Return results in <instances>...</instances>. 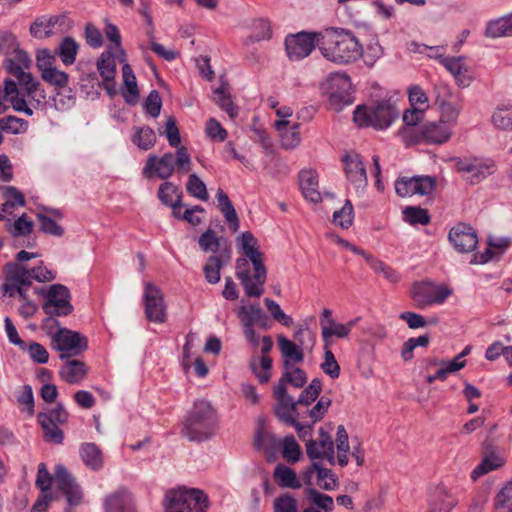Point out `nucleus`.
Listing matches in <instances>:
<instances>
[{"instance_id":"1","label":"nucleus","mask_w":512,"mask_h":512,"mask_svg":"<svg viewBox=\"0 0 512 512\" xmlns=\"http://www.w3.org/2000/svg\"><path fill=\"white\" fill-rule=\"evenodd\" d=\"M318 49L324 58L336 64L353 63L363 55L357 37L343 28H329L322 32Z\"/></svg>"},{"instance_id":"2","label":"nucleus","mask_w":512,"mask_h":512,"mask_svg":"<svg viewBox=\"0 0 512 512\" xmlns=\"http://www.w3.org/2000/svg\"><path fill=\"white\" fill-rule=\"evenodd\" d=\"M217 427L218 417L211 404L205 400H197L186 414L180 434L190 442H202L210 439Z\"/></svg>"},{"instance_id":"3","label":"nucleus","mask_w":512,"mask_h":512,"mask_svg":"<svg viewBox=\"0 0 512 512\" xmlns=\"http://www.w3.org/2000/svg\"><path fill=\"white\" fill-rule=\"evenodd\" d=\"M55 480L57 488L65 496L69 506H78L83 499V492L76 479L68 472L64 465L58 464L52 476L45 463L38 465L36 486L41 490V493H50L51 485Z\"/></svg>"},{"instance_id":"4","label":"nucleus","mask_w":512,"mask_h":512,"mask_svg":"<svg viewBox=\"0 0 512 512\" xmlns=\"http://www.w3.org/2000/svg\"><path fill=\"white\" fill-rule=\"evenodd\" d=\"M192 165L190 154L185 146H180L175 153H165L161 157L150 154L145 162L142 174L145 178L158 177L162 180L169 179L177 169L178 172L187 173Z\"/></svg>"},{"instance_id":"5","label":"nucleus","mask_w":512,"mask_h":512,"mask_svg":"<svg viewBox=\"0 0 512 512\" xmlns=\"http://www.w3.org/2000/svg\"><path fill=\"white\" fill-rule=\"evenodd\" d=\"M399 110L390 99L378 100L370 106L359 105L353 115L354 122L360 127L387 129L398 117Z\"/></svg>"},{"instance_id":"6","label":"nucleus","mask_w":512,"mask_h":512,"mask_svg":"<svg viewBox=\"0 0 512 512\" xmlns=\"http://www.w3.org/2000/svg\"><path fill=\"white\" fill-rule=\"evenodd\" d=\"M247 258L251 261L254 268V275L251 277L250 270L247 268L248 262L244 258L236 261V277L239 279L245 294L248 297H260L264 293V284L267 278V270L262 260V253L258 250L250 253Z\"/></svg>"},{"instance_id":"7","label":"nucleus","mask_w":512,"mask_h":512,"mask_svg":"<svg viewBox=\"0 0 512 512\" xmlns=\"http://www.w3.org/2000/svg\"><path fill=\"white\" fill-rule=\"evenodd\" d=\"M208 497L199 489L178 488L166 492L165 512H206Z\"/></svg>"},{"instance_id":"8","label":"nucleus","mask_w":512,"mask_h":512,"mask_svg":"<svg viewBox=\"0 0 512 512\" xmlns=\"http://www.w3.org/2000/svg\"><path fill=\"white\" fill-rule=\"evenodd\" d=\"M455 169L462 174L470 185H476L495 172V162L491 159L476 157H455L452 159Z\"/></svg>"},{"instance_id":"9","label":"nucleus","mask_w":512,"mask_h":512,"mask_svg":"<svg viewBox=\"0 0 512 512\" xmlns=\"http://www.w3.org/2000/svg\"><path fill=\"white\" fill-rule=\"evenodd\" d=\"M35 293L45 298L42 304V310L45 314L68 316L73 312L74 308L70 302L71 294L65 285L53 284L48 290L35 289Z\"/></svg>"},{"instance_id":"10","label":"nucleus","mask_w":512,"mask_h":512,"mask_svg":"<svg viewBox=\"0 0 512 512\" xmlns=\"http://www.w3.org/2000/svg\"><path fill=\"white\" fill-rule=\"evenodd\" d=\"M283 366L284 372L274 386L273 395L276 403L283 406H292V396L287 393V384L294 388H302L307 383V374L303 369L294 366L289 360H284Z\"/></svg>"},{"instance_id":"11","label":"nucleus","mask_w":512,"mask_h":512,"mask_svg":"<svg viewBox=\"0 0 512 512\" xmlns=\"http://www.w3.org/2000/svg\"><path fill=\"white\" fill-rule=\"evenodd\" d=\"M69 413L62 403H58L47 412H40L37 415L38 422L44 432V440L55 444H61L64 439L63 431L59 425L67 423Z\"/></svg>"},{"instance_id":"12","label":"nucleus","mask_w":512,"mask_h":512,"mask_svg":"<svg viewBox=\"0 0 512 512\" xmlns=\"http://www.w3.org/2000/svg\"><path fill=\"white\" fill-rule=\"evenodd\" d=\"M322 32L300 31L285 38V51L290 61H300L308 57L320 43Z\"/></svg>"},{"instance_id":"13","label":"nucleus","mask_w":512,"mask_h":512,"mask_svg":"<svg viewBox=\"0 0 512 512\" xmlns=\"http://www.w3.org/2000/svg\"><path fill=\"white\" fill-rule=\"evenodd\" d=\"M53 349L60 351L61 360L77 356L88 348V340L79 332L60 328L53 335L51 342Z\"/></svg>"},{"instance_id":"14","label":"nucleus","mask_w":512,"mask_h":512,"mask_svg":"<svg viewBox=\"0 0 512 512\" xmlns=\"http://www.w3.org/2000/svg\"><path fill=\"white\" fill-rule=\"evenodd\" d=\"M452 294L446 286H435L431 282H415L411 288V297L419 309L433 304H443Z\"/></svg>"},{"instance_id":"15","label":"nucleus","mask_w":512,"mask_h":512,"mask_svg":"<svg viewBox=\"0 0 512 512\" xmlns=\"http://www.w3.org/2000/svg\"><path fill=\"white\" fill-rule=\"evenodd\" d=\"M330 104L335 110L352 104V84L350 77L345 73H331L326 80Z\"/></svg>"},{"instance_id":"16","label":"nucleus","mask_w":512,"mask_h":512,"mask_svg":"<svg viewBox=\"0 0 512 512\" xmlns=\"http://www.w3.org/2000/svg\"><path fill=\"white\" fill-rule=\"evenodd\" d=\"M145 316L150 322L162 324L167 320V308L159 287L147 282L144 285Z\"/></svg>"},{"instance_id":"17","label":"nucleus","mask_w":512,"mask_h":512,"mask_svg":"<svg viewBox=\"0 0 512 512\" xmlns=\"http://www.w3.org/2000/svg\"><path fill=\"white\" fill-rule=\"evenodd\" d=\"M341 161L344 164L347 179L355 186L356 190L364 189L368 180L362 156L356 152H349L343 155Z\"/></svg>"},{"instance_id":"18","label":"nucleus","mask_w":512,"mask_h":512,"mask_svg":"<svg viewBox=\"0 0 512 512\" xmlns=\"http://www.w3.org/2000/svg\"><path fill=\"white\" fill-rule=\"evenodd\" d=\"M448 239L456 251L468 253L477 247L478 237L473 227L465 223H458L452 227Z\"/></svg>"},{"instance_id":"19","label":"nucleus","mask_w":512,"mask_h":512,"mask_svg":"<svg viewBox=\"0 0 512 512\" xmlns=\"http://www.w3.org/2000/svg\"><path fill=\"white\" fill-rule=\"evenodd\" d=\"M6 281L2 284L1 290L9 297L18 295L22 285H29L27 272L22 267V264L16 262H8L5 264Z\"/></svg>"},{"instance_id":"20","label":"nucleus","mask_w":512,"mask_h":512,"mask_svg":"<svg viewBox=\"0 0 512 512\" xmlns=\"http://www.w3.org/2000/svg\"><path fill=\"white\" fill-rule=\"evenodd\" d=\"M322 391V381L319 378H314L308 387H306L297 400L292 397V406H283L282 404L276 403L274 413H292L297 414L296 409L298 405L308 406L312 404L320 395Z\"/></svg>"},{"instance_id":"21","label":"nucleus","mask_w":512,"mask_h":512,"mask_svg":"<svg viewBox=\"0 0 512 512\" xmlns=\"http://www.w3.org/2000/svg\"><path fill=\"white\" fill-rule=\"evenodd\" d=\"M104 509L106 512H136L132 495L124 489L107 495Z\"/></svg>"},{"instance_id":"22","label":"nucleus","mask_w":512,"mask_h":512,"mask_svg":"<svg viewBox=\"0 0 512 512\" xmlns=\"http://www.w3.org/2000/svg\"><path fill=\"white\" fill-rule=\"evenodd\" d=\"M3 97L11 102L15 111L23 112L28 116L33 115V110L27 105L24 93H21V89L18 88V83L14 80L5 79Z\"/></svg>"},{"instance_id":"23","label":"nucleus","mask_w":512,"mask_h":512,"mask_svg":"<svg viewBox=\"0 0 512 512\" xmlns=\"http://www.w3.org/2000/svg\"><path fill=\"white\" fill-rule=\"evenodd\" d=\"M65 364L60 368L59 375L68 384L80 383L87 375V367L83 361L64 359Z\"/></svg>"},{"instance_id":"24","label":"nucleus","mask_w":512,"mask_h":512,"mask_svg":"<svg viewBox=\"0 0 512 512\" xmlns=\"http://www.w3.org/2000/svg\"><path fill=\"white\" fill-rule=\"evenodd\" d=\"M80 456L83 463L93 471H98L103 467V454L95 443H83L80 446Z\"/></svg>"},{"instance_id":"25","label":"nucleus","mask_w":512,"mask_h":512,"mask_svg":"<svg viewBox=\"0 0 512 512\" xmlns=\"http://www.w3.org/2000/svg\"><path fill=\"white\" fill-rule=\"evenodd\" d=\"M288 120H277L274 123L276 130L280 133L281 144L285 149H293L300 143L299 125L294 124L288 128Z\"/></svg>"},{"instance_id":"26","label":"nucleus","mask_w":512,"mask_h":512,"mask_svg":"<svg viewBox=\"0 0 512 512\" xmlns=\"http://www.w3.org/2000/svg\"><path fill=\"white\" fill-rule=\"evenodd\" d=\"M273 478L281 488L300 489L302 487L296 472L284 464H278L275 467Z\"/></svg>"},{"instance_id":"27","label":"nucleus","mask_w":512,"mask_h":512,"mask_svg":"<svg viewBox=\"0 0 512 512\" xmlns=\"http://www.w3.org/2000/svg\"><path fill=\"white\" fill-rule=\"evenodd\" d=\"M67 20L66 16H52L48 20H36L30 26V33L33 37L44 39L51 37L55 32L56 24L63 25Z\"/></svg>"},{"instance_id":"28","label":"nucleus","mask_w":512,"mask_h":512,"mask_svg":"<svg viewBox=\"0 0 512 512\" xmlns=\"http://www.w3.org/2000/svg\"><path fill=\"white\" fill-rule=\"evenodd\" d=\"M216 198L218 207L228 222L230 229L236 232L239 229L240 222L231 200L221 188L218 189Z\"/></svg>"},{"instance_id":"29","label":"nucleus","mask_w":512,"mask_h":512,"mask_svg":"<svg viewBox=\"0 0 512 512\" xmlns=\"http://www.w3.org/2000/svg\"><path fill=\"white\" fill-rule=\"evenodd\" d=\"M456 503V498L444 485L436 486L429 500V505L437 506L443 512H451Z\"/></svg>"},{"instance_id":"30","label":"nucleus","mask_w":512,"mask_h":512,"mask_svg":"<svg viewBox=\"0 0 512 512\" xmlns=\"http://www.w3.org/2000/svg\"><path fill=\"white\" fill-rule=\"evenodd\" d=\"M422 135L428 142L442 144L450 138L451 131L441 121L431 122L422 127Z\"/></svg>"},{"instance_id":"31","label":"nucleus","mask_w":512,"mask_h":512,"mask_svg":"<svg viewBox=\"0 0 512 512\" xmlns=\"http://www.w3.org/2000/svg\"><path fill=\"white\" fill-rule=\"evenodd\" d=\"M300 188L306 199L313 203H318L321 200V195L318 191V181L310 171H302L299 174Z\"/></svg>"},{"instance_id":"32","label":"nucleus","mask_w":512,"mask_h":512,"mask_svg":"<svg viewBox=\"0 0 512 512\" xmlns=\"http://www.w3.org/2000/svg\"><path fill=\"white\" fill-rule=\"evenodd\" d=\"M485 36L491 38L512 36V15L490 21L486 26Z\"/></svg>"},{"instance_id":"33","label":"nucleus","mask_w":512,"mask_h":512,"mask_svg":"<svg viewBox=\"0 0 512 512\" xmlns=\"http://www.w3.org/2000/svg\"><path fill=\"white\" fill-rule=\"evenodd\" d=\"M79 50V44L70 36L65 37L56 48L55 53L59 56L64 65H72Z\"/></svg>"},{"instance_id":"34","label":"nucleus","mask_w":512,"mask_h":512,"mask_svg":"<svg viewBox=\"0 0 512 512\" xmlns=\"http://www.w3.org/2000/svg\"><path fill=\"white\" fill-rule=\"evenodd\" d=\"M312 469H318L316 484L319 488L326 491L338 488V478L331 469L323 467L319 462H312Z\"/></svg>"},{"instance_id":"35","label":"nucleus","mask_w":512,"mask_h":512,"mask_svg":"<svg viewBox=\"0 0 512 512\" xmlns=\"http://www.w3.org/2000/svg\"><path fill=\"white\" fill-rule=\"evenodd\" d=\"M276 417L283 422L284 424L288 426H292L296 429L297 434L300 439L306 440L307 438L311 439L312 432H313V425L311 424H302L297 420L298 414H292V413H275Z\"/></svg>"},{"instance_id":"36","label":"nucleus","mask_w":512,"mask_h":512,"mask_svg":"<svg viewBox=\"0 0 512 512\" xmlns=\"http://www.w3.org/2000/svg\"><path fill=\"white\" fill-rule=\"evenodd\" d=\"M132 141L141 150L147 151L156 143V134L149 126L138 127L134 129Z\"/></svg>"},{"instance_id":"37","label":"nucleus","mask_w":512,"mask_h":512,"mask_svg":"<svg viewBox=\"0 0 512 512\" xmlns=\"http://www.w3.org/2000/svg\"><path fill=\"white\" fill-rule=\"evenodd\" d=\"M278 346L285 360H289L290 362L303 361L304 353L302 349L296 343L287 339L285 336L280 335L278 337Z\"/></svg>"},{"instance_id":"38","label":"nucleus","mask_w":512,"mask_h":512,"mask_svg":"<svg viewBox=\"0 0 512 512\" xmlns=\"http://www.w3.org/2000/svg\"><path fill=\"white\" fill-rule=\"evenodd\" d=\"M403 220L411 225H427L431 221L428 211L419 206H407L404 208Z\"/></svg>"},{"instance_id":"39","label":"nucleus","mask_w":512,"mask_h":512,"mask_svg":"<svg viewBox=\"0 0 512 512\" xmlns=\"http://www.w3.org/2000/svg\"><path fill=\"white\" fill-rule=\"evenodd\" d=\"M225 266V261L217 255L208 257L206 264L203 267L205 279L210 284H216L220 281L221 268Z\"/></svg>"},{"instance_id":"40","label":"nucleus","mask_w":512,"mask_h":512,"mask_svg":"<svg viewBox=\"0 0 512 512\" xmlns=\"http://www.w3.org/2000/svg\"><path fill=\"white\" fill-rule=\"evenodd\" d=\"M495 512H512V481L507 482L494 498Z\"/></svg>"},{"instance_id":"41","label":"nucleus","mask_w":512,"mask_h":512,"mask_svg":"<svg viewBox=\"0 0 512 512\" xmlns=\"http://www.w3.org/2000/svg\"><path fill=\"white\" fill-rule=\"evenodd\" d=\"M186 191L189 195L202 201L209 198L206 184L200 179L196 173L189 175L186 183Z\"/></svg>"},{"instance_id":"42","label":"nucleus","mask_w":512,"mask_h":512,"mask_svg":"<svg viewBox=\"0 0 512 512\" xmlns=\"http://www.w3.org/2000/svg\"><path fill=\"white\" fill-rule=\"evenodd\" d=\"M305 495L309 501L325 512H331L334 508L333 498L319 492L313 487H306Z\"/></svg>"},{"instance_id":"43","label":"nucleus","mask_w":512,"mask_h":512,"mask_svg":"<svg viewBox=\"0 0 512 512\" xmlns=\"http://www.w3.org/2000/svg\"><path fill=\"white\" fill-rule=\"evenodd\" d=\"M221 242L222 238L217 237L211 228L202 233L198 239L199 247L203 252H213L214 254L220 250Z\"/></svg>"},{"instance_id":"44","label":"nucleus","mask_w":512,"mask_h":512,"mask_svg":"<svg viewBox=\"0 0 512 512\" xmlns=\"http://www.w3.org/2000/svg\"><path fill=\"white\" fill-rule=\"evenodd\" d=\"M354 219V209L350 200H346L343 207L333 213V223L343 229H348Z\"/></svg>"},{"instance_id":"45","label":"nucleus","mask_w":512,"mask_h":512,"mask_svg":"<svg viewBox=\"0 0 512 512\" xmlns=\"http://www.w3.org/2000/svg\"><path fill=\"white\" fill-rule=\"evenodd\" d=\"M97 69L103 80H114L116 64L111 53H102L97 61Z\"/></svg>"},{"instance_id":"46","label":"nucleus","mask_w":512,"mask_h":512,"mask_svg":"<svg viewBox=\"0 0 512 512\" xmlns=\"http://www.w3.org/2000/svg\"><path fill=\"white\" fill-rule=\"evenodd\" d=\"M214 101L218 104V106L224 110L230 118H234L238 114V109L234 105L231 97L224 90V87H218L214 90Z\"/></svg>"},{"instance_id":"47","label":"nucleus","mask_w":512,"mask_h":512,"mask_svg":"<svg viewBox=\"0 0 512 512\" xmlns=\"http://www.w3.org/2000/svg\"><path fill=\"white\" fill-rule=\"evenodd\" d=\"M367 263L374 270L375 273L383 274L384 278L390 283H397L400 280V275L392 267L386 265L381 260L373 257H367Z\"/></svg>"},{"instance_id":"48","label":"nucleus","mask_w":512,"mask_h":512,"mask_svg":"<svg viewBox=\"0 0 512 512\" xmlns=\"http://www.w3.org/2000/svg\"><path fill=\"white\" fill-rule=\"evenodd\" d=\"M358 319H354L349 321L347 324L342 323H332L330 327H324L323 331H321L322 337H337V338H346L352 328L356 325Z\"/></svg>"},{"instance_id":"49","label":"nucleus","mask_w":512,"mask_h":512,"mask_svg":"<svg viewBox=\"0 0 512 512\" xmlns=\"http://www.w3.org/2000/svg\"><path fill=\"white\" fill-rule=\"evenodd\" d=\"M282 456L289 463H295L299 460L301 455V448L296 442L293 435L286 436L283 441Z\"/></svg>"},{"instance_id":"50","label":"nucleus","mask_w":512,"mask_h":512,"mask_svg":"<svg viewBox=\"0 0 512 512\" xmlns=\"http://www.w3.org/2000/svg\"><path fill=\"white\" fill-rule=\"evenodd\" d=\"M24 270L27 272V280L29 285H32V280H36L38 282H47L55 279V273L43 265H39L29 269L26 265H22Z\"/></svg>"},{"instance_id":"51","label":"nucleus","mask_w":512,"mask_h":512,"mask_svg":"<svg viewBox=\"0 0 512 512\" xmlns=\"http://www.w3.org/2000/svg\"><path fill=\"white\" fill-rule=\"evenodd\" d=\"M264 304L274 320H276L285 327H290L293 324L292 317L285 314L281 309L280 305L276 301L270 298H265Z\"/></svg>"},{"instance_id":"52","label":"nucleus","mask_w":512,"mask_h":512,"mask_svg":"<svg viewBox=\"0 0 512 512\" xmlns=\"http://www.w3.org/2000/svg\"><path fill=\"white\" fill-rule=\"evenodd\" d=\"M254 445L257 449L265 447L268 450H276L280 446V440L272 433L259 429L255 435Z\"/></svg>"},{"instance_id":"53","label":"nucleus","mask_w":512,"mask_h":512,"mask_svg":"<svg viewBox=\"0 0 512 512\" xmlns=\"http://www.w3.org/2000/svg\"><path fill=\"white\" fill-rule=\"evenodd\" d=\"M41 76L44 81L58 88H65L68 84V74L56 67L44 70Z\"/></svg>"},{"instance_id":"54","label":"nucleus","mask_w":512,"mask_h":512,"mask_svg":"<svg viewBox=\"0 0 512 512\" xmlns=\"http://www.w3.org/2000/svg\"><path fill=\"white\" fill-rule=\"evenodd\" d=\"M27 121L16 116H6L0 119V128L4 132L19 134L27 128Z\"/></svg>"},{"instance_id":"55","label":"nucleus","mask_w":512,"mask_h":512,"mask_svg":"<svg viewBox=\"0 0 512 512\" xmlns=\"http://www.w3.org/2000/svg\"><path fill=\"white\" fill-rule=\"evenodd\" d=\"M273 512H299L297 500L290 493H284L275 498Z\"/></svg>"},{"instance_id":"56","label":"nucleus","mask_w":512,"mask_h":512,"mask_svg":"<svg viewBox=\"0 0 512 512\" xmlns=\"http://www.w3.org/2000/svg\"><path fill=\"white\" fill-rule=\"evenodd\" d=\"M33 226V221L29 220L26 214H22L8 230L13 237H25L31 234Z\"/></svg>"},{"instance_id":"57","label":"nucleus","mask_w":512,"mask_h":512,"mask_svg":"<svg viewBox=\"0 0 512 512\" xmlns=\"http://www.w3.org/2000/svg\"><path fill=\"white\" fill-rule=\"evenodd\" d=\"M37 219L42 232L56 237H61L64 234V229L51 217L43 213H38Z\"/></svg>"},{"instance_id":"58","label":"nucleus","mask_w":512,"mask_h":512,"mask_svg":"<svg viewBox=\"0 0 512 512\" xmlns=\"http://www.w3.org/2000/svg\"><path fill=\"white\" fill-rule=\"evenodd\" d=\"M31 65V59L25 51L16 49L11 58L6 60L5 68L7 72L14 70L15 67H19L20 70L28 69Z\"/></svg>"},{"instance_id":"59","label":"nucleus","mask_w":512,"mask_h":512,"mask_svg":"<svg viewBox=\"0 0 512 512\" xmlns=\"http://www.w3.org/2000/svg\"><path fill=\"white\" fill-rule=\"evenodd\" d=\"M494 126L502 130H512V109L498 108L492 115Z\"/></svg>"},{"instance_id":"60","label":"nucleus","mask_w":512,"mask_h":512,"mask_svg":"<svg viewBox=\"0 0 512 512\" xmlns=\"http://www.w3.org/2000/svg\"><path fill=\"white\" fill-rule=\"evenodd\" d=\"M320 367L332 379H337L340 375V366L331 350L324 352V359Z\"/></svg>"},{"instance_id":"61","label":"nucleus","mask_w":512,"mask_h":512,"mask_svg":"<svg viewBox=\"0 0 512 512\" xmlns=\"http://www.w3.org/2000/svg\"><path fill=\"white\" fill-rule=\"evenodd\" d=\"M436 184V177L416 176V186H414V192L415 194H419L421 196H428L434 192Z\"/></svg>"},{"instance_id":"62","label":"nucleus","mask_w":512,"mask_h":512,"mask_svg":"<svg viewBox=\"0 0 512 512\" xmlns=\"http://www.w3.org/2000/svg\"><path fill=\"white\" fill-rule=\"evenodd\" d=\"M161 108L162 99L159 92L157 90H151L144 103L146 113L151 117L156 118L159 116Z\"/></svg>"},{"instance_id":"63","label":"nucleus","mask_w":512,"mask_h":512,"mask_svg":"<svg viewBox=\"0 0 512 512\" xmlns=\"http://www.w3.org/2000/svg\"><path fill=\"white\" fill-rule=\"evenodd\" d=\"M437 102L439 103L440 112H441V118L440 121L443 123H455L458 115H459V108L448 101L437 99Z\"/></svg>"},{"instance_id":"64","label":"nucleus","mask_w":512,"mask_h":512,"mask_svg":"<svg viewBox=\"0 0 512 512\" xmlns=\"http://www.w3.org/2000/svg\"><path fill=\"white\" fill-rule=\"evenodd\" d=\"M332 404V400L327 396H322L317 401V403L308 411V414L310 418L312 419L313 423H316L317 421H320L324 418L325 414L327 413L329 407Z\"/></svg>"}]
</instances>
